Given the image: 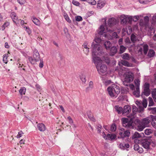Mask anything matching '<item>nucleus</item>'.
Wrapping results in <instances>:
<instances>
[{
  "label": "nucleus",
  "mask_w": 156,
  "mask_h": 156,
  "mask_svg": "<svg viewBox=\"0 0 156 156\" xmlns=\"http://www.w3.org/2000/svg\"><path fill=\"white\" fill-rule=\"evenodd\" d=\"M117 52V49L116 47H112L110 49V55L111 56L114 55Z\"/></svg>",
  "instance_id": "19"
},
{
  "label": "nucleus",
  "mask_w": 156,
  "mask_h": 156,
  "mask_svg": "<svg viewBox=\"0 0 156 156\" xmlns=\"http://www.w3.org/2000/svg\"><path fill=\"white\" fill-rule=\"evenodd\" d=\"M37 126L38 130L41 132H44L46 130V126L43 123L38 124Z\"/></svg>",
  "instance_id": "15"
},
{
  "label": "nucleus",
  "mask_w": 156,
  "mask_h": 156,
  "mask_svg": "<svg viewBox=\"0 0 156 156\" xmlns=\"http://www.w3.org/2000/svg\"><path fill=\"white\" fill-rule=\"evenodd\" d=\"M134 123L136 129L139 131H142L145 128L141 121L139 119L136 120Z\"/></svg>",
  "instance_id": "9"
},
{
  "label": "nucleus",
  "mask_w": 156,
  "mask_h": 156,
  "mask_svg": "<svg viewBox=\"0 0 156 156\" xmlns=\"http://www.w3.org/2000/svg\"><path fill=\"white\" fill-rule=\"evenodd\" d=\"M102 129V126L100 125H98L97 126V129L99 133H101V129Z\"/></svg>",
  "instance_id": "57"
},
{
  "label": "nucleus",
  "mask_w": 156,
  "mask_h": 156,
  "mask_svg": "<svg viewBox=\"0 0 156 156\" xmlns=\"http://www.w3.org/2000/svg\"><path fill=\"white\" fill-rule=\"evenodd\" d=\"M89 87L90 89H92L93 87V83L92 81L90 82L89 83Z\"/></svg>",
  "instance_id": "63"
},
{
  "label": "nucleus",
  "mask_w": 156,
  "mask_h": 156,
  "mask_svg": "<svg viewBox=\"0 0 156 156\" xmlns=\"http://www.w3.org/2000/svg\"><path fill=\"white\" fill-rule=\"evenodd\" d=\"M152 131L151 129H146L145 130L144 133L145 134L147 135H150L152 133Z\"/></svg>",
  "instance_id": "38"
},
{
  "label": "nucleus",
  "mask_w": 156,
  "mask_h": 156,
  "mask_svg": "<svg viewBox=\"0 0 156 156\" xmlns=\"http://www.w3.org/2000/svg\"><path fill=\"white\" fill-rule=\"evenodd\" d=\"M151 119V115L148 117L144 118L141 120V122L144 128L149 126Z\"/></svg>",
  "instance_id": "10"
},
{
  "label": "nucleus",
  "mask_w": 156,
  "mask_h": 156,
  "mask_svg": "<svg viewBox=\"0 0 156 156\" xmlns=\"http://www.w3.org/2000/svg\"><path fill=\"white\" fill-rule=\"evenodd\" d=\"M139 145L137 144H136L134 145V149L135 150L138 151L139 149Z\"/></svg>",
  "instance_id": "58"
},
{
  "label": "nucleus",
  "mask_w": 156,
  "mask_h": 156,
  "mask_svg": "<svg viewBox=\"0 0 156 156\" xmlns=\"http://www.w3.org/2000/svg\"><path fill=\"white\" fill-rule=\"evenodd\" d=\"M7 58V55H4V57L3 58V61L5 63H7L6 62H5L6 61Z\"/></svg>",
  "instance_id": "60"
},
{
  "label": "nucleus",
  "mask_w": 156,
  "mask_h": 156,
  "mask_svg": "<svg viewBox=\"0 0 156 156\" xmlns=\"http://www.w3.org/2000/svg\"><path fill=\"white\" fill-rule=\"evenodd\" d=\"M127 19L128 20V23H131L133 20V17L132 16L127 15Z\"/></svg>",
  "instance_id": "43"
},
{
  "label": "nucleus",
  "mask_w": 156,
  "mask_h": 156,
  "mask_svg": "<svg viewBox=\"0 0 156 156\" xmlns=\"http://www.w3.org/2000/svg\"><path fill=\"white\" fill-rule=\"evenodd\" d=\"M17 1L20 5H23L26 2V0H17Z\"/></svg>",
  "instance_id": "54"
},
{
  "label": "nucleus",
  "mask_w": 156,
  "mask_h": 156,
  "mask_svg": "<svg viewBox=\"0 0 156 156\" xmlns=\"http://www.w3.org/2000/svg\"><path fill=\"white\" fill-rule=\"evenodd\" d=\"M26 88L24 87H22L19 90V93L21 95L24 94L26 92Z\"/></svg>",
  "instance_id": "37"
},
{
  "label": "nucleus",
  "mask_w": 156,
  "mask_h": 156,
  "mask_svg": "<svg viewBox=\"0 0 156 156\" xmlns=\"http://www.w3.org/2000/svg\"><path fill=\"white\" fill-rule=\"evenodd\" d=\"M88 118L91 120L93 122H95V119L93 115L91 114L90 112V114L89 113L87 115Z\"/></svg>",
  "instance_id": "40"
},
{
  "label": "nucleus",
  "mask_w": 156,
  "mask_h": 156,
  "mask_svg": "<svg viewBox=\"0 0 156 156\" xmlns=\"http://www.w3.org/2000/svg\"><path fill=\"white\" fill-rule=\"evenodd\" d=\"M9 23L8 22H5L4 24L3 25V26L5 27H7L9 25Z\"/></svg>",
  "instance_id": "64"
},
{
  "label": "nucleus",
  "mask_w": 156,
  "mask_h": 156,
  "mask_svg": "<svg viewBox=\"0 0 156 156\" xmlns=\"http://www.w3.org/2000/svg\"><path fill=\"white\" fill-rule=\"evenodd\" d=\"M155 53L153 49H150L148 53V56L150 57H154L155 55Z\"/></svg>",
  "instance_id": "29"
},
{
  "label": "nucleus",
  "mask_w": 156,
  "mask_h": 156,
  "mask_svg": "<svg viewBox=\"0 0 156 156\" xmlns=\"http://www.w3.org/2000/svg\"><path fill=\"white\" fill-rule=\"evenodd\" d=\"M80 79L81 81H82L83 83H85L86 80V77L85 75L82 74L80 76Z\"/></svg>",
  "instance_id": "41"
},
{
  "label": "nucleus",
  "mask_w": 156,
  "mask_h": 156,
  "mask_svg": "<svg viewBox=\"0 0 156 156\" xmlns=\"http://www.w3.org/2000/svg\"><path fill=\"white\" fill-rule=\"evenodd\" d=\"M33 57L29 56L28 59L30 62L32 64H34L36 62L39 61L40 59V54L36 49H34L33 52Z\"/></svg>",
  "instance_id": "4"
},
{
  "label": "nucleus",
  "mask_w": 156,
  "mask_h": 156,
  "mask_svg": "<svg viewBox=\"0 0 156 156\" xmlns=\"http://www.w3.org/2000/svg\"><path fill=\"white\" fill-rule=\"evenodd\" d=\"M131 111V107L128 105H126L124 107L122 114L124 115H127Z\"/></svg>",
  "instance_id": "13"
},
{
  "label": "nucleus",
  "mask_w": 156,
  "mask_h": 156,
  "mask_svg": "<svg viewBox=\"0 0 156 156\" xmlns=\"http://www.w3.org/2000/svg\"><path fill=\"white\" fill-rule=\"evenodd\" d=\"M125 75L126 77L124 79L125 82L129 83L133 81V74L131 72L126 73Z\"/></svg>",
  "instance_id": "12"
},
{
  "label": "nucleus",
  "mask_w": 156,
  "mask_h": 156,
  "mask_svg": "<svg viewBox=\"0 0 156 156\" xmlns=\"http://www.w3.org/2000/svg\"><path fill=\"white\" fill-rule=\"evenodd\" d=\"M25 27H26V30L29 35L31 33V30L29 27L26 26H25Z\"/></svg>",
  "instance_id": "55"
},
{
  "label": "nucleus",
  "mask_w": 156,
  "mask_h": 156,
  "mask_svg": "<svg viewBox=\"0 0 156 156\" xmlns=\"http://www.w3.org/2000/svg\"><path fill=\"white\" fill-rule=\"evenodd\" d=\"M152 142L151 140L149 138L142 139L141 145L144 148L148 150L150 148V145Z\"/></svg>",
  "instance_id": "8"
},
{
  "label": "nucleus",
  "mask_w": 156,
  "mask_h": 156,
  "mask_svg": "<svg viewBox=\"0 0 156 156\" xmlns=\"http://www.w3.org/2000/svg\"><path fill=\"white\" fill-rule=\"evenodd\" d=\"M148 110L150 111L151 113L156 115V107L148 108Z\"/></svg>",
  "instance_id": "26"
},
{
  "label": "nucleus",
  "mask_w": 156,
  "mask_h": 156,
  "mask_svg": "<svg viewBox=\"0 0 156 156\" xmlns=\"http://www.w3.org/2000/svg\"><path fill=\"white\" fill-rule=\"evenodd\" d=\"M107 139L112 140L116 138V136L115 134H108L107 135Z\"/></svg>",
  "instance_id": "28"
},
{
  "label": "nucleus",
  "mask_w": 156,
  "mask_h": 156,
  "mask_svg": "<svg viewBox=\"0 0 156 156\" xmlns=\"http://www.w3.org/2000/svg\"><path fill=\"white\" fill-rule=\"evenodd\" d=\"M86 1L92 5H95L96 4V1L94 0H86Z\"/></svg>",
  "instance_id": "39"
},
{
  "label": "nucleus",
  "mask_w": 156,
  "mask_h": 156,
  "mask_svg": "<svg viewBox=\"0 0 156 156\" xmlns=\"http://www.w3.org/2000/svg\"><path fill=\"white\" fill-rule=\"evenodd\" d=\"M144 135V134L143 133L140 134L138 132H136L132 135V139L138 138L142 137Z\"/></svg>",
  "instance_id": "18"
},
{
  "label": "nucleus",
  "mask_w": 156,
  "mask_h": 156,
  "mask_svg": "<svg viewBox=\"0 0 156 156\" xmlns=\"http://www.w3.org/2000/svg\"><path fill=\"white\" fill-rule=\"evenodd\" d=\"M103 60H104L106 63L107 64H108L110 63L109 58L108 57H104Z\"/></svg>",
  "instance_id": "48"
},
{
  "label": "nucleus",
  "mask_w": 156,
  "mask_h": 156,
  "mask_svg": "<svg viewBox=\"0 0 156 156\" xmlns=\"http://www.w3.org/2000/svg\"><path fill=\"white\" fill-rule=\"evenodd\" d=\"M121 24L124 25L126 24L128 22L127 15H123L121 16Z\"/></svg>",
  "instance_id": "14"
},
{
  "label": "nucleus",
  "mask_w": 156,
  "mask_h": 156,
  "mask_svg": "<svg viewBox=\"0 0 156 156\" xmlns=\"http://www.w3.org/2000/svg\"><path fill=\"white\" fill-rule=\"evenodd\" d=\"M131 118L129 119L127 118H123L122 119L123 126L127 128L131 129L133 128V122Z\"/></svg>",
  "instance_id": "5"
},
{
  "label": "nucleus",
  "mask_w": 156,
  "mask_h": 156,
  "mask_svg": "<svg viewBox=\"0 0 156 156\" xmlns=\"http://www.w3.org/2000/svg\"><path fill=\"white\" fill-rule=\"evenodd\" d=\"M150 84L147 82H146L144 84L143 87V91L142 92L141 94V96L143 98L144 96H148L151 93V90L150 89Z\"/></svg>",
  "instance_id": "6"
},
{
  "label": "nucleus",
  "mask_w": 156,
  "mask_h": 156,
  "mask_svg": "<svg viewBox=\"0 0 156 156\" xmlns=\"http://www.w3.org/2000/svg\"><path fill=\"white\" fill-rule=\"evenodd\" d=\"M121 63L123 65L127 67H132L133 64L131 63H129L128 62L125 60H122Z\"/></svg>",
  "instance_id": "24"
},
{
  "label": "nucleus",
  "mask_w": 156,
  "mask_h": 156,
  "mask_svg": "<svg viewBox=\"0 0 156 156\" xmlns=\"http://www.w3.org/2000/svg\"><path fill=\"white\" fill-rule=\"evenodd\" d=\"M104 45L106 49H108L111 47L112 44L109 41H107L105 42Z\"/></svg>",
  "instance_id": "25"
},
{
  "label": "nucleus",
  "mask_w": 156,
  "mask_h": 156,
  "mask_svg": "<svg viewBox=\"0 0 156 156\" xmlns=\"http://www.w3.org/2000/svg\"><path fill=\"white\" fill-rule=\"evenodd\" d=\"M142 139L141 138L140 139H139L138 138L135 139L134 142L136 144H141Z\"/></svg>",
  "instance_id": "42"
},
{
  "label": "nucleus",
  "mask_w": 156,
  "mask_h": 156,
  "mask_svg": "<svg viewBox=\"0 0 156 156\" xmlns=\"http://www.w3.org/2000/svg\"><path fill=\"white\" fill-rule=\"evenodd\" d=\"M67 119L69 121V123L70 124H72L73 123V121L71 117L68 116L67 117Z\"/></svg>",
  "instance_id": "56"
},
{
  "label": "nucleus",
  "mask_w": 156,
  "mask_h": 156,
  "mask_svg": "<svg viewBox=\"0 0 156 156\" xmlns=\"http://www.w3.org/2000/svg\"><path fill=\"white\" fill-rule=\"evenodd\" d=\"M128 31H129V34L131 33L132 32V28L130 27H128V29L127 30V32L128 33Z\"/></svg>",
  "instance_id": "61"
},
{
  "label": "nucleus",
  "mask_w": 156,
  "mask_h": 156,
  "mask_svg": "<svg viewBox=\"0 0 156 156\" xmlns=\"http://www.w3.org/2000/svg\"><path fill=\"white\" fill-rule=\"evenodd\" d=\"M118 22L116 19L114 18L109 19L108 20V25H106L105 29L103 25L100 26L98 30V33L99 35H102L103 34L107 32L112 33L114 31L113 29L111 27L116 24Z\"/></svg>",
  "instance_id": "1"
},
{
  "label": "nucleus",
  "mask_w": 156,
  "mask_h": 156,
  "mask_svg": "<svg viewBox=\"0 0 156 156\" xmlns=\"http://www.w3.org/2000/svg\"><path fill=\"white\" fill-rule=\"evenodd\" d=\"M94 41L96 42L97 43L96 44H98V45H100L98 43H99L101 41V39L98 37L96 38H95L94 40ZM94 44V43L93 42L92 44V47L93 48H94V44ZM100 47V49H101V47Z\"/></svg>",
  "instance_id": "33"
},
{
  "label": "nucleus",
  "mask_w": 156,
  "mask_h": 156,
  "mask_svg": "<svg viewBox=\"0 0 156 156\" xmlns=\"http://www.w3.org/2000/svg\"><path fill=\"white\" fill-rule=\"evenodd\" d=\"M11 17L13 21L15 23H16V21L18 20V17L16 15V13L14 12H12L11 14Z\"/></svg>",
  "instance_id": "21"
},
{
  "label": "nucleus",
  "mask_w": 156,
  "mask_h": 156,
  "mask_svg": "<svg viewBox=\"0 0 156 156\" xmlns=\"http://www.w3.org/2000/svg\"><path fill=\"white\" fill-rule=\"evenodd\" d=\"M93 61L96 66H100L102 64V61L101 58L97 56L101 54V49L100 47L98 44L94 45V48L92 49Z\"/></svg>",
  "instance_id": "2"
},
{
  "label": "nucleus",
  "mask_w": 156,
  "mask_h": 156,
  "mask_svg": "<svg viewBox=\"0 0 156 156\" xmlns=\"http://www.w3.org/2000/svg\"><path fill=\"white\" fill-rule=\"evenodd\" d=\"M116 129V125L115 124H112L111 127V130L112 131H115Z\"/></svg>",
  "instance_id": "45"
},
{
  "label": "nucleus",
  "mask_w": 156,
  "mask_h": 156,
  "mask_svg": "<svg viewBox=\"0 0 156 156\" xmlns=\"http://www.w3.org/2000/svg\"><path fill=\"white\" fill-rule=\"evenodd\" d=\"M75 19L76 21H80L82 20V17L80 16H76Z\"/></svg>",
  "instance_id": "49"
},
{
  "label": "nucleus",
  "mask_w": 156,
  "mask_h": 156,
  "mask_svg": "<svg viewBox=\"0 0 156 156\" xmlns=\"http://www.w3.org/2000/svg\"><path fill=\"white\" fill-rule=\"evenodd\" d=\"M122 56V58L124 59L129 60L130 59L129 54L126 53L123 54Z\"/></svg>",
  "instance_id": "30"
},
{
  "label": "nucleus",
  "mask_w": 156,
  "mask_h": 156,
  "mask_svg": "<svg viewBox=\"0 0 156 156\" xmlns=\"http://www.w3.org/2000/svg\"><path fill=\"white\" fill-rule=\"evenodd\" d=\"M139 18L138 16H134L133 18V21L134 22H136L138 20Z\"/></svg>",
  "instance_id": "59"
},
{
  "label": "nucleus",
  "mask_w": 156,
  "mask_h": 156,
  "mask_svg": "<svg viewBox=\"0 0 156 156\" xmlns=\"http://www.w3.org/2000/svg\"><path fill=\"white\" fill-rule=\"evenodd\" d=\"M96 68L99 73L101 75L105 73L107 70V66L105 65H102L100 66H97Z\"/></svg>",
  "instance_id": "11"
},
{
  "label": "nucleus",
  "mask_w": 156,
  "mask_h": 156,
  "mask_svg": "<svg viewBox=\"0 0 156 156\" xmlns=\"http://www.w3.org/2000/svg\"><path fill=\"white\" fill-rule=\"evenodd\" d=\"M130 39L131 41L133 43H134L136 41V37L135 35L133 34L131 35Z\"/></svg>",
  "instance_id": "34"
},
{
  "label": "nucleus",
  "mask_w": 156,
  "mask_h": 156,
  "mask_svg": "<svg viewBox=\"0 0 156 156\" xmlns=\"http://www.w3.org/2000/svg\"><path fill=\"white\" fill-rule=\"evenodd\" d=\"M140 81L139 79H136L134 81V83L135 84L136 88L137 90H138L140 89Z\"/></svg>",
  "instance_id": "27"
},
{
  "label": "nucleus",
  "mask_w": 156,
  "mask_h": 156,
  "mask_svg": "<svg viewBox=\"0 0 156 156\" xmlns=\"http://www.w3.org/2000/svg\"><path fill=\"white\" fill-rule=\"evenodd\" d=\"M142 105L144 108H146L147 105V101L145 99H144L143 101Z\"/></svg>",
  "instance_id": "44"
},
{
  "label": "nucleus",
  "mask_w": 156,
  "mask_h": 156,
  "mask_svg": "<svg viewBox=\"0 0 156 156\" xmlns=\"http://www.w3.org/2000/svg\"><path fill=\"white\" fill-rule=\"evenodd\" d=\"M126 49V47L122 45H120L119 49V53L121 54L123 53Z\"/></svg>",
  "instance_id": "35"
},
{
  "label": "nucleus",
  "mask_w": 156,
  "mask_h": 156,
  "mask_svg": "<svg viewBox=\"0 0 156 156\" xmlns=\"http://www.w3.org/2000/svg\"><path fill=\"white\" fill-rule=\"evenodd\" d=\"M133 95L136 97H138L140 96V89L138 90L136 89V90L134 91L133 92Z\"/></svg>",
  "instance_id": "32"
},
{
  "label": "nucleus",
  "mask_w": 156,
  "mask_h": 156,
  "mask_svg": "<svg viewBox=\"0 0 156 156\" xmlns=\"http://www.w3.org/2000/svg\"><path fill=\"white\" fill-rule=\"evenodd\" d=\"M64 17L66 19V20L68 22L70 23L71 22V20H70L69 17H68L67 15L66 14V15H64Z\"/></svg>",
  "instance_id": "51"
},
{
  "label": "nucleus",
  "mask_w": 156,
  "mask_h": 156,
  "mask_svg": "<svg viewBox=\"0 0 156 156\" xmlns=\"http://www.w3.org/2000/svg\"><path fill=\"white\" fill-rule=\"evenodd\" d=\"M151 124L152 126L155 128L156 129V116L151 115Z\"/></svg>",
  "instance_id": "17"
},
{
  "label": "nucleus",
  "mask_w": 156,
  "mask_h": 156,
  "mask_svg": "<svg viewBox=\"0 0 156 156\" xmlns=\"http://www.w3.org/2000/svg\"><path fill=\"white\" fill-rule=\"evenodd\" d=\"M138 152L140 153H142L143 152V149L142 147H139V149L138 151Z\"/></svg>",
  "instance_id": "62"
},
{
  "label": "nucleus",
  "mask_w": 156,
  "mask_h": 156,
  "mask_svg": "<svg viewBox=\"0 0 156 156\" xmlns=\"http://www.w3.org/2000/svg\"><path fill=\"white\" fill-rule=\"evenodd\" d=\"M137 110V107L135 106H133V114L131 115L128 116L131 118H134V115L136 113V112Z\"/></svg>",
  "instance_id": "23"
},
{
  "label": "nucleus",
  "mask_w": 156,
  "mask_h": 156,
  "mask_svg": "<svg viewBox=\"0 0 156 156\" xmlns=\"http://www.w3.org/2000/svg\"><path fill=\"white\" fill-rule=\"evenodd\" d=\"M119 135L120 136H118V138H124L126 136H129L130 134V132L129 130H125L122 128H119Z\"/></svg>",
  "instance_id": "7"
},
{
  "label": "nucleus",
  "mask_w": 156,
  "mask_h": 156,
  "mask_svg": "<svg viewBox=\"0 0 156 156\" xmlns=\"http://www.w3.org/2000/svg\"><path fill=\"white\" fill-rule=\"evenodd\" d=\"M87 42H85L83 44L84 47L86 49L85 51H84L85 53L86 54H87L89 51V48L87 47Z\"/></svg>",
  "instance_id": "36"
},
{
  "label": "nucleus",
  "mask_w": 156,
  "mask_h": 156,
  "mask_svg": "<svg viewBox=\"0 0 156 156\" xmlns=\"http://www.w3.org/2000/svg\"><path fill=\"white\" fill-rule=\"evenodd\" d=\"M33 23L36 25L39 26L41 24L40 21L37 18L33 17L31 18Z\"/></svg>",
  "instance_id": "20"
},
{
  "label": "nucleus",
  "mask_w": 156,
  "mask_h": 156,
  "mask_svg": "<svg viewBox=\"0 0 156 156\" xmlns=\"http://www.w3.org/2000/svg\"><path fill=\"white\" fill-rule=\"evenodd\" d=\"M72 3L74 5L76 6H79L80 5L79 2L75 0H73Z\"/></svg>",
  "instance_id": "50"
},
{
  "label": "nucleus",
  "mask_w": 156,
  "mask_h": 156,
  "mask_svg": "<svg viewBox=\"0 0 156 156\" xmlns=\"http://www.w3.org/2000/svg\"><path fill=\"white\" fill-rule=\"evenodd\" d=\"M149 106H151L154 105V102L153 101V100L151 98H149Z\"/></svg>",
  "instance_id": "47"
},
{
  "label": "nucleus",
  "mask_w": 156,
  "mask_h": 156,
  "mask_svg": "<svg viewBox=\"0 0 156 156\" xmlns=\"http://www.w3.org/2000/svg\"><path fill=\"white\" fill-rule=\"evenodd\" d=\"M152 95L153 98H156V89H154L152 91Z\"/></svg>",
  "instance_id": "46"
},
{
  "label": "nucleus",
  "mask_w": 156,
  "mask_h": 156,
  "mask_svg": "<svg viewBox=\"0 0 156 156\" xmlns=\"http://www.w3.org/2000/svg\"><path fill=\"white\" fill-rule=\"evenodd\" d=\"M24 133L22 132V131L21 130L20 132L18 133V134L16 136V137L17 138H19L21 137L22 136L23 134Z\"/></svg>",
  "instance_id": "52"
},
{
  "label": "nucleus",
  "mask_w": 156,
  "mask_h": 156,
  "mask_svg": "<svg viewBox=\"0 0 156 156\" xmlns=\"http://www.w3.org/2000/svg\"><path fill=\"white\" fill-rule=\"evenodd\" d=\"M115 108L116 111L117 112L118 114H120L122 113L123 108L121 107H119V106L116 105L115 106Z\"/></svg>",
  "instance_id": "22"
},
{
  "label": "nucleus",
  "mask_w": 156,
  "mask_h": 156,
  "mask_svg": "<svg viewBox=\"0 0 156 156\" xmlns=\"http://www.w3.org/2000/svg\"><path fill=\"white\" fill-rule=\"evenodd\" d=\"M43 61L42 59H40V62L39 64V66L40 68H42L43 67Z\"/></svg>",
  "instance_id": "53"
},
{
  "label": "nucleus",
  "mask_w": 156,
  "mask_h": 156,
  "mask_svg": "<svg viewBox=\"0 0 156 156\" xmlns=\"http://www.w3.org/2000/svg\"><path fill=\"white\" fill-rule=\"evenodd\" d=\"M108 94L111 97H116L120 92L119 87L117 85L113 84L109 86L107 88Z\"/></svg>",
  "instance_id": "3"
},
{
  "label": "nucleus",
  "mask_w": 156,
  "mask_h": 156,
  "mask_svg": "<svg viewBox=\"0 0 156 156\" xmlns=\"http://www.w3.org/2000/svg\"><path fill=\"white\" fill-rule=\"evenodd\" d=\"M144 53L145 55L147 54L148 50V46L147 44H144L143 46Z\"/></svg>",
  "instance_id": "31"
},
{
  "label": "nucleus",
  "mask_w": 156,
  "mask_h": 156,
  "mask_svg": "<svg viewBox=\"0 0 156 156\" xmlns=\"http://www.w3.org/2000/svg\"><path fill=\"white\" fill-rule=\"evenodd\" d=\"M106 3V2L104 0H100L98 1L97 4V8L99 7L101 8L103 7Z\"/></svg>",
  "instance_id": "16"
}]
</instances>
